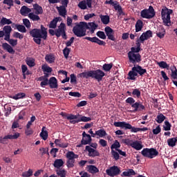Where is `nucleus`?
<instances>
[{
  "label": "nucleus",
  "mask_w": 177,
  "mask_h": 177,
  "mask_svg": "<svg viewBox=\"0 0 177 177\" xmlns=\"http://www.w3.org/2000/svg\"><path fill=\"white\" fill-rule=\"evenodd\" d=\"M129 62L134 64L131 71H129L127 75V79L129 80H136V77H143L145 74L147 73V69L142 68L140 65H135L142 61L140 53H128Z\"/></svg>",
  "instance_id": "f257e3e1"
},
{
  "label": "nucleus",
  "mask_w": 177,
  "mask_h": 177,
  "mask_svg": "<svg viewBox=\"0 0 177 177\" xmlns=\"http://www.w3.org/2000/svg\"><path fill=\"white\" fill-rule=\"evenodd\" d=\"M40 28L41 29L34 28L29 32V34H30L31 37L33 38L34 42L37 45L41 44V39L46 40L48 38V29L44 26V25H41Z\"/></svg>",
  "instance_id": "f03ea898"
},
{
  "label": "nucleus",
  "mask_w": 177,
  "mask_h": 177,
  "mask_svg": "<svg viewBox=\"0 0 177 177\" xmlns=\"http://www.w3.org/2000/svg\"><path fill=\"white\" fill-rule=\"evenodd\" d=\"M105 77V73L100 69H97L95 71H88L86 72H82L77 75V77H83L88 79L91 77L97 80V82H100L103 80V77Z\"/></svg>",
  "instance_id": "7ed1b4c3"
},
{
  "label": "nucleus",
  "mask_w": 177,
  "mask_h": 177,
  "mask_svg": "<svg viewBox=\"0 0 177 177\" xmlns=\"http://www.w3.org/2000/svg\"><path fill=\"white\" fill-rule=\"evenodd\" d=\"M86 30H90V26H88L86 22L80 21L79 24H75V26L72 29V32H73L77 37L81 38L86 36Z\"/></svg>",
  "instance_id": "20e7f679"
},
{
  "label": "nucleus",
  "mask_w": 177,
  "mask_h": 177,
  "mask_svg": "<svg viewBox=\"0 0 177 177\" xmlns=\"http://www.w3.org/2000/svg\"><path fill=\"white\" fill-rule=\"evenodd\" d=\"M125 102L127 104L131 105L132 109H134V110L133 111V113L142 111L146 109V107H145V106L140 102H136L135 100L132 97H129L125 100Z\"/></svg>",
  "instance_id": "39448f33"
},
{
  "label": "nucleus",
  "mask_w": 177,
  "mask_h": 177,
  "mask_svg": "<svg viewBox=\"0 0 177 177\" xmlns=\"http://www.w3.org/2000/svg\"><path fill=\"white\" fill-rule=\"evenodd\" d=\"M113 126L115 127H120L122 129L130 130V132L138 133L139 132L140 127H132L131 124L126 122H113Z\"/></svg>",
  "instance_id": "423d86ee"
},
{
  "label": "nucleus",
  "mask_w": 177,
  "mask_h": 177,
  "mask_svg": "<svg viewBox=\"0 0 177 177\" xmlns=\"http://www.w3.org/2000/svg\"><path fill=\"white\" fill-rule=\"evenodd\" d=\"M172 14H173V10L171 9H168L167 7L162 9L161 17H162V20L164 23V25L169 26L168 24L171 23V15Z\"/></svg>",
  "instance_id": "0eeeda50"
},
{
  "label": "nucleus",
  "mask_w": 177,
  "mask_h": 177,
  "mask_svg": "<svg viewBox=\"0 0 177 177\" xmlns=\"http://www.w3.org/2000/svg\"><path fill=\"white\" fill-rule=\"evenodd\" d=\"M141 154L145 157L147 158H154L155 157L158 156L159 153L158 151L154 149V148H145L142 151Z\"/></svg>",
  "instance_id": "6e6552de"
},
{
  "label": "nucleus",
  "mask_w": 177,
  "mask_h": 177,
  "mask_svg": "<svg viewBox=\"0 0 177 177\" xmlns=\"http://www.w3.org/2000/svg\"><path fill=\"white\" fill-rule=\"evenodd\" d=\"M66 158L68 160L66 162V166L68 168L74 167L75 159L78 158L79 156L75 154L73 151H69L66 153Z\"/></svg>",
  "instance_id": "1a4fd4ad"
},
{
  "label": "nucleus",
  "mask_w": 177,
  "mask_h": 177,
  "mask_svg": "<svg viewBox=\"0 0 177 177\" xmlns=\"http://www.w3.org/2000/svg\"><path fill=\"white\" fill-rule=\"evenodd\" d=\"M140 16L143 19H151L156 16L155 10L151 6L149 7V9H148V10L147 9L142 10L141 12H140Z\"/></svg>",
  "instance_id": "9d476101"
},
{
  "label": "nucleus",
  "mask_w": 177,
  "mask_h": 177,
  "mask_svg": "<svg viewBox=\"0 0 177 177\" xmlns=\"http://www.w3.org/2000/svg\"><path fill=\"white\" fill-rule=\"evenodd\" d=\"M20 137L19 133H15V134H8L4 137L0 136V143L3 145L8 144V139L13 140L18 139Z\"/></svg>",
  "instance_id": "9b49d317"
},
{
  "label": "nucleus",
  "mask_w": 177,
  "mask_h": 177,
  "mask_svg": "<svg viewBox=\"0 0 177 177\" xmlns=\"http://www.w3.org/2000/svg\"><path fill=\"white\" fill-rule=\"evenodd\" d=\"M120 172L121 170L120 168L118 167V166H112L110 167V169H108L106 170L107 175L111 177H114L115 176L120 175Z\"/></svg>",
  "instance_id": "f8f14e48"
},
{
  "label": "nucleus",
  "mask_w": 177,
  "mask_h": 177,
  "mask_svg": "<svg viewBox=\"0 0 177 177\" xmlns=\"http://www.w3.org/2000/svg\"><path fill=\"white\" fill-rule=\"evenodd\" d=\"M77 119H75L73 120H71L70 121V124H79L81 122H88L91 121V118H87L86 116H82V118H79L80 116V114H77Z\"/></svg>",
  "instance_id": "ddd939ff"
},
{
  "label": "nucleus",
  "mask_w": 177,
  "mask_h": 177,
  "mask_svg": "<svg viewBox=\"0 0 177 177\" xmlns=\"http://www.w3.org/2000/svg\"><path fill=\"white\" fill-rule=\"evenodd\" d=\"M84 39H86L88 41H90L92 43H95L96 44H98L100 46H105L106 42L104 41L100 40L97 37H85Z\"/></svg>",
  "instance_id": "4468645a"
},
{
  "label": "nucleus",
  "mask_w": 177,
  "mask_h": 177,
  "mask_svg": "<svg viewBox=\"0 0 177 177\" xmlns=\"http://www.w3.org/2000/svg\"><path fill=\"white\" fill-rule=\"evenodd\" d=\"M77 6L82 10H86L87 9V7L88 8H91L92 0H83L78 3Z\"/></svg>",
  "instance_id": "2eb2a0df"
},
{
  "label": "nucleus",
  "mask_w": 177,
  "mask_h": 177,
  "mask_svg": "<svg viewBox=\"0 0 177 177\" xmlns=\"http://www.w3.org/2000/svg\"><path fill=\"white\" fill-rule=\"evenodd\" d=\"M104 32H105V34L106 35L109 39H110L113 41H115V38L114 36V30L111 27H110V26L105 27Z\"/></svg>",
  "instance_id": "dca6fc26"
},
{
  "label": "nucleus",
  "mask_w": 177,
  "mask_h": 177,
  "mask_svg": "<svg viewBox=\"0 0 177 177\" xmlns=\"http://www.w3.org/2000/svg\"><path fill=\"white\" fill-rule=\"evenodd\" d=\"M170 70L171 71V77L173 80L172 83L177 87V80H175L177 79V69L176 66H171Z\"/></svg>",
  "instance_id": "f3484780"
},
{
  "label": "nucleus",
  "mask_w": 177,
  "mask_h": 177,
  "mask_svg": "<svg viewBox=\"0 0 177 177\" xmlns=\"http://www.w3.org/2000/svg\"><path fill=\"white\" fill-rule=\"evenodd\" d=\"M92 142V138L90 134H86L85 131L82 133V145H90V143Z\"/></svg>",
  "instance_id": "a211bd4d"
},
{
  "label": "nucleus",
  "mask_w": 177,
  "mask_h": 177,
  "mask_svg": "<svg viewBox=\"0 0 177 177\" xmlns=\"http://www.w3.org/2000/svg\"><path fill=\"white\" fill-rule=\"evenodd\" d=\"M85 150L88 151V156L93 158L100 156V155L98 151L92 149L90 146H86Z\"/></svg>",
  "instance_id": "6ab92c4d"
},
{
  "label": "nucleus",
  "mask_w": 177,
  "mask_h": 177,
  "mask_svg": "<svg viewBox=\"0 0 177 177\" xmlns=\"http://www.w3.org/2000/svg\"><path fill=\"white\" fill-rule=\"evenodd\" d=\"M55 31H56V37L57 38H60L62 37V34L66 31L65 24L62 22L60 25L58 26V28L55 30Z\"/></svg>",
  "instance_id": "aec40b11"
},
{
  "label": "nucleus",
  "mask_w": 177,
  "mask_h": 177,
  "mask_svg": "<svg viewBox=\"0 0 177 177\" xmlns=\"http://www.w3.org/2000/svg\"><path fill=\"white\" fill-rule=\"evenodd\" d=\"M152 37V32L149 30H147L145 32H143L141 36H140V42L142 44L144 43V41L147 40L149 38Z\"/></svg>",
  "instance_id": "412c9836"
},
{
  "label": "nucleus",
  "mask_w": 177,
  "mask_h": 177,
  "mask_svg": "<svg viewBox=\"0 0 177 177\" xmlns=\"http://www.w3.org/2000/svg\"><path fill=\"white\" fill-rule=\"evenodd\" d=\"M48 83L50 88H57V80L55 77H51L48 80Z\"/></svg>",
  "instance_id": "4be33fe9"
},
{
  "label": "nucleus",
  "mask_w": 177,
  "mask_h": 177,
  "mask_svg": "<svg viewBox=\"0 0 177 177\" xmlns=\"http://www.w3.org/2000/svg\"><path fill=\"white\" fill-rule=\"evenodd\" d=\"M2 48L4 50H6L8 53H10V54H15V50L8 43H3L2 44Z\"/></svg>",
  "instance_id": "5701e85b"
},
{
  "label": "nucleus",
  "mask_w": 177,
  "mask_h": 177,
  "mask_svg": "<svg viewBox=\"0 0 177 177\" xmlns=\"http://www.w3.org/2000/svg\"><path fill=\"white\" fill-rule=\"evenodd\" d=\"M60 115H62V117L69 120V122H71V121H73V120H75V119H77L76 115H73V114L68 115L66 113H64V112H61Z\"/></svg>",
  "instance_id": "b1692460"
},
{
  "label": "nucleus",
  "mask_w": 177,
  "mask_h": 177,
  "mask_svg": "<svg viewBox=\"0 0 177 177\" xmlns=\"http://www.w3.org/2000/svg\"><path fill=\"white\" fill-rule=\"evenodd\" d=\"M55 59H56V57H55V55L53 53H50V54L46 55L45 56V61L49 64L55 63Z\"/></svg>",
  "instance_id": "393cba45"
},
{
  "label": "nucleus",
  "mask_w": 177,
  "mask_h": 177,
  "mask_svg": "<svg viewBox=\"0 0 177 177\" xmlns=\"http://www.w3.org/2000/svg\"><path fill=\"white\" fill-rule=\"evenodd\" d=\"M166 119L167 118L163 115V113H158V115H156L155 121L158 122V124H162Z\"/></svg>",
  "instance_id": "a878e982"
},
{
  "label": "nucleus",
  "mask_w": 177,
  "mask_h": 177,
  "mask_svg": "<svg viewBox=\"0 0 177 177\" xmlns=\"http://www.w3.org/2000/svg\"><path fill=\"white\" fill-rule=\"evenodd\" d=\"M166 34V30L163 27L160 28L158 31H156V37L160 39H162L165 37Z\"/></svg>",
  "instance_id": "bb28decb"
},
{
  "label": "nucleus",
  "mask_w": 177,
  "mask_h": 177,
  "mask_svg": "<svg viewBox=\"0 0 177 177\" xmlns=\"http://www.w3.org/2000/svg\"><path fill=\"white\" fill-rule=\"evenodd\" d=\"M33 8L35 10V15H42L44 13V9L38 3L34 4Z\"/></svg>",
  "instance_id": "cd10ccee"
},
{
  "label": "nucleus",
  "mask_w": 177,
  "mask_h": 177,
  "mask_svg": "<svg viewBox=\"0 0 177 177\" xmlns=\"http://www.w3.org/2000/svg\"><path fill=\"white\" fill-rule=\"evenodd\" d=\"M64 164V162L62 159H56L55 161H54L53 167L57 169H60Z\"/></svg>",
  "instance_id": "c85d7f7f"
},
{
  "label": "nucleus",
  "mask_w": 177,
  "mask_h": 177,
  "mask_svg": "<svg viewBox=\"0 0 177 177\" xmlns=\"http://www.w3.org/2000/svg\"><path fill=\"white\" fill-rule=\"evenodd\" d=\"M131 147H133V149H135L137 151H140L142 149L143 145H142L141 142L136 140L132 143Z\"/></svg>",
  "instance_id": "c756f323"
},
{
  "label": "nucleus",
  "mask_w": 177,
  "mask_h": 177,
  "mask_svg": "<svg viewBox=\"0 0 177 177\" xmlns=\"http://www.w3.org/2000/svg\"><path fill=\"white\" fill-rule=\"evenodd\" d=\"M135 175H136V173L134 171V170L133 169H129L127 171L122 173L121 176L129 177Z\"/></svg>",
  "instance_id": "7c9ffc66"
},
{
  "label": "nucleus",
  "mask_w": 177,
  "mask_h": 177,
  "mask_svg": "<svg viewBox=\"0 0 177 177\" xmlns=\"http://www.w3.org/2000/svg\"><path fill=\"white\" fill-rule=\"evenodd\" d=\"M15 26L16 27L17 30L20 32L25 33L27 32V29H26V27L23 25H17L15 24L12 25V28H15Z\"/></svg>",
  "instance_id": "2f4dec72"
},
{
  "label": "nucleus",
  "mask_w": 177,
  "mask_h": 177,
  "mask_svg": "<svg viewBox=\"0 0 177 177\" xmlns=\"http://www.w3.org/2000/svg\"><path fill=\"white\" fill-rule=\"evenodd\" d=\"M143 27V22L141 19H138L136 24V32L141 31Z\"/></svg>",
  "instance_id": "473e14b6"
},
{
  "label": "nucleus",
  "mask_w": 177,
  "mask_h": 177,
  "mask_svg": "<svg viewBox=\"0 0 177 177\" xmlns=\"http://www.w3.org/2000/svg\"><path fill=\"white\" fill-rule=\"evenodd\" d=\"M87 167H88V171L92 174H95L99 172V169L96 166L88 165L87 166Z\"/></svg>",
  "instance_id": "72a5a7b5"
},
{
  "label": "nucleus",
  "mask_w": 177,
  "mask_h": 177,
  "mask_svg": "<svg viewBox=\"0 0 177 177\" xmlns=\"http://www.w3.org/2000/svg\"><path fill=\"white\" fill-rule=\"evenodd\" d=\"M46 129V127H42L41 132L40 133V137L44 140H46L48 138V133L47 131H45Z\"/></svg>",
  "instance_id": "f704fd0d"
},
{
  "label": "nucleus",
  "mask_w": 177,
  "mask_h": 177,
  "mask_svg": "<svg viewBox=\"0 0 177 177\" xmlns=\"http://www.w3.org/2000/svg\"><path fill=\"white\" fill-rule=\"evenodd\" d=\"M12 21H11L10 19H7L5 17H2L1 21H0V26H3L4 25H9L12 24Z\"/></svg>",
  "instance_id": "c9c22d12"
},
{
  "label": "nucleus",
  "mask_w": 177,
  "mask_h": 177,
  "mask_svg": "<svg viewBox=\"0 0 177 177\" xmlns=\"http://www.w3.org/2000/svg\"><path fill=\"white\" fill-rule=\"evenodd\" d=\"M57 10L60 16L65 17L66 15V10L65 6L57 7Z\"/></svg>",
  "instance_id": "e433bc0d"
},
{
  "label": "nucleus",
  "mask_w": 177,
  "mask_h": 177,
  "mask_svg": "<svg viewBox=\"0 0 177 177\" xmlns=\"http://www.w3.org/2000/svg\"><path fill=\"white\" fill-rule=\"evenodd\" d=\"M156 65H158L160 68L167 69V70L169 69V65L167 64V62L164 61H161L160 62H156Z\"/></svg>",
  "instance_id": "4c0bfd02"
},
{
  "label": "nucleus",
  "mask_w": 177,
  "mask_h": 177,
  "mask_svg": "<svg viewBox=\"0 0 177 177\" xmlns=\"http://www.w3.org/2000/svg\"><path fill=\"white\" fill-rule=\"evenodd\" d=\"M31 12V9L26 6H22L20 9V14L22 15H28Z\"/></svg>",
  "instance_id": "58836bf2"
},
{
  "label": "nucleus",
  "mask_w": 177,
  "mask_h": 177,
  "mask_svg": "<svg viewBox=\"0 0 177 177\" xmlns=\"http://www.w3.org/2000/svg\"><path fill=\"white\" fill-rule=\"evenodd\" d=\"M57 142H61V140L60 139H56L55 141H54V143L56 145V146H58L59 147L66 148L68 146V142L59 143Z\"/></svg>",
  "instance_id": "ea45409f"
},
{
  "label": "nucleus",
  "mask_w": 177,
  "mask_h": 177,
  "mask_svg": "<svg viewBox=\"0 0 177 177\" xmlns=\"http://www.w3.org/2000/svg\"><path fill=\"white\" fill-rule=\"evenodd\" d=\"M87 25L88 26H90L91 33V34L95 33V30L98 27V25H97L95 22H88Z\"/></svg>",
  "instance_id": "a19ab883"
},
{
  "label": "nucleus",
  "mask_w": 177,
  "mask_h": 177,
  "mask_svg": "<svg viewBox=\"0 0 177 177\" xmlns=\"http://www.w3.org/2000/svg\"><path fill=\"white\" fill-rule=\"evenodd\" d=\"M132 95L134 98L140 99L141 97V91L139 88H134L133 90Z\"/></svg>",
  "instance_id": "79ce46f5"
},
{
  "label": "nucleus",
  "mask_w": 177,
  "mask_h": 177,
  "mask_svg": "<svg viewBox=\"0 0 177 177\" xmlns=\"http://www.w3.org/2000/svg\"><path fill=\"white\" fill-rule=\"evenodd\" d=\"M28 17L29 19H32L33 21H40V17L37 14H34L33 12L29 13Z\"/></svg>",
  "instance_id": "37998d69"
},
{
  "label": "nucleus",
  "mask_w": 177,
  "mask_h": 177,
  "mask_svg": "<svg viewBox=\"0 0 177 177\" xmlns=\"http://www.w3.org/2000/svg\"><path fill=\"white\" fill-rule=\"evenodd\" d=\"M96 136H98L100 138H104L107 136V133L104 129H99L95 131Z\"/></svg>",
  "instance_id": "c03bdc74"
},
{
  "label": "nucleus",
  "mask_w": 177,
  "mask_h": 177,
  "mask_svg": "<svg viewBox=\"0 0 177 177\" xmlns=\"http://www.w3.org/2000/svg\"><path fill=\"white\" fill-rule=\"evenodd\" d=\"M59 19L54 18L49 24V28L55 29L57 28V24L58 23Z\"/></svg>",
  "instance_id": "a18cd8bd"
},
{
  "label": "nucleus",
  "mask_w": 177,
  "mask_h": 177,
  "mask_svg": "<svg viewBox=\"0 0 177 177\" xmlns=\"http://www.w3.org/2000/svg\"><path fill=\"white\" fill-rule=\"evenodd\" d=\"M176 140L174 138L167 140V145L169 147H175L176 146Z\"/></svg>",
  "instance_id": "49530a36"
},
{
  "label": "nucleus",
  "mask_w": 177,
  "mask_h": 177,
  "mask_svg": "<svg viewBox=\"0 0 177 177\" xmlns=\"http://www.w3.org/2000/svg\"><path fill=\"white\" fill-rule=\"evenodd\" d=\"M164 124L165 125H163V130L167 131L171 130L172 125L171 123H169V122L168 120H165Z\"/></svg>",
  "instance_id": "de8ad7c7"
},
{
  "label": "nucleus",
  "mask_w": 177,
  "mask_h": 177,
  "mask_svg": "<svg viewBox=\"0 0 177 177\" xmlns=\"http://www.w3.org/2000/svg\"><path fill=\"white\" fill-rule=\"evenodd\" d=\"M101 21L103 24L106 25L109 23V17L108 15H101L100 16Z\"/></svg>",
  "instance_id": "09e8293b"
},
{
  "label": "nucleus",
  "mask_w": 177,
  "mask_h": 177,
  "mask_svg": "<svg viewBox=\"0 0 177 177\" xmlns=\"http://www.w3.org/2000/svg\"><path fill=\"white\" fill-rule=\"evenodd\" d=\"M26 97V94L24 93H19L15 95L12 96V99L15 100H19L23 99Z\"/></svg>",
  "instance_id": "8fccbe9b"
},
{
  "label": "nucleus",
  "mask_w": 177,
  "mask_h": 177,
  "mask_svg": "<svg viewBox=\"0 0 177 177\" xmlns=\"http://www.w3.org/2000/svg\"><path fill=\"white\" fill-rule=\"evenodd\" d=\"M41 69H42L44 73H50L53 72V68H50V66H48V65H42Z\"/></svg>",
  "instance_id": "3c124183"
},
{
  "label": "nucleus",
  "mask_w": 177,
  "mask_h": 177,
  "mask_svg": "<svg viewBox=\"0 0 177 177\" xmlns=\"http://www.w3.org/2000/svg\"><path fill=\"white\" fill-rule=\"evenodd\" d=\"M120 147H121L120 143L118 142V140H115V142L111 145V151L113 150L114 149H115V150L117 151V150H119L118 148H120Z\"/></svg>",
  "instance_id": "603ef678"
},
{
  "label": "nucleus",
  "mask_w": 177,
  "mask_h": 177,
  "mask_svg": "<svg viewBox=\"0 0 177 177\" xmlns=\"http://www.w3.org/2000/svg\"><path fill=\"white\" fill-rule=\"evenodd\" d=\"M3 4H6L8 6V10L11 9V7L14 6V1L13 0H3Z\"/></svg>",
  "instance_id": "864d4df0"
},
{
  "label": "nucleus",
  "mask_w": 177,
  "mask_h": 177,
  "mask_svg": "<svg viewBox=\"0 0 177 177\" xmlns=\"http://www.w3.org/2000/svg\"><path fill=\"white\" fill-rule=\"evenodd\" d=\"M4 34H11L12 31V27L10 26H3V30Z\"/></svg>",
  "instance_id": "5fc2aeb1"
},
{
  "label": "nucleus",
  "mask_w": 177,
  "mask_h": 177,
  "mask_svg": "<svg viewBox=\"0 0 177 177\" xmlns=\"http://www.w3.org/2000/svg\"><path fill=\"white\" fill-rule=\"evenodd\" d=\"M70 78H71L70 83L71 84H74V85L77 84V78L74 73H71L70 75Z\"/></svg>",
  "instance_id": "6e6d98bb"
},
{
  "label": "nucleus",
  "mask_w": 177,
  "mask_h": 177,
  "mask_svg": "<svg viewBox=\"0 0 177 177\" xmlns=\"http://www.w3.org/2000/svg\"><path fill=\"white\" fill-rule=\"evenodd\" d=\"M26 64L29 66V67H34L35 66L36 64H35V59H29L26 60Z\"/></svg>",
  "instance_id": "4d7b16f0"
},
{
  "label": "nucleus",
  "mask_w": 177,
  "mask_h": 177,
  "mask_svg": "<svg viewBox=\"0 0 177 177\" xmlns=\"http://www.w3.org/2000/svg\"><path fill=\"white\" fill-rule=\"evenodd\" d=\"M112 68H113V64H104L102 66V70H104V71H109L112 69Z\"/></svg>",
  "instance_id": "13d9d810"
},
{
  "label": "nucleus",
  "mask_w": 177,
  "mask_h": 177,
  "mask_svg": "<svg viewBox=\"0 0 177 177\" xmlns=\"http://www.w3.org/2000/svg\"><path fill=\"white\" fill-rule=\"evenodd\" d=\"M32 169H29L27 171L22 173L23 177H31L32 176Z\"/></svg>",
  "instance_id": "bf43d9fd"
},
{
  "label": "nucleus",
  "mask_w": 177,
  "mask_h": 177,
  "mask_svg": "<svg viewBox=\"0 0 177 177\" xmlns=\"http://www.w3.org/2000/svg\"><path fill=\"white\" fill-rule=\"evenodd\" d=\"M96 36L102 39H106V35H105L104 32L102 31H98L96 32Z\"/></svg>",
  "instance_id": "052dcab7"
},
{
  "label": "nucleus",
  "mask_w": 177,
  "mask_h": 177,
  "mask_svg": "<svg viewBox=\"0 0 177 177\" xmlns=\"http://www.w3.org/2000/svg\"><path fill=\"white\" fill-rule=\"evenodd\" d=\"M57 174L59 177H66V171L64 169L57 170Z\"/></svg>",
  "instance_id": "680f3d73"
},
{
  "label": "nucleus",
  "mask_w": 177,
  "mask_h": 177,
  "mask_svg": "<svg viewBox=\"0 0 177 177\" xmlns=\"http://www.w3.org/2000/svg\"><path fill=\"white\" fill-rule=\"evenodd\" d=\"M111 154H112L113 159H115L116 161L120 159V154L117 151L112 150Z\"/></svg>",
  "instance_id": "e2e57ef3"
},
{
  "label": "nucleus",
  "mask_w": 177,
  "mask_h": 177,
  "mask_svg": "<svg viewBox=\"0 0 177 177\" xmlns=\"http://www.w3.org/2000/svg\"><path fill=\"white\" fill-rule=\"evenodd\" d=\"M63 53H64V57H65V58L67 59L68 57V55L71 53V48H68L67 47H66L65 48H64Z\"/></svg>",
  "instance_id": "0e129e2a"
},
{
  "label": "nucleus",
  "mask_w": 177,
  "mask_h": 177,
  "mask_svg": "<svg viewBox=\"0 0 177 177\" xmlns=\"http://www.w3.org/2000/svg\"><path fill=\"white\" fill-rule=\"evenodd\" d=\"M140 51V48L133 47L131 48V51H129L128 53L137 54V53H139Z\"/></svg>",
  "instance_id": "69168bd1"
},
{
  "label": "nucleus",
  "mask_w": 177,
  "mask_h": 177,
  "mask_svg": "<svg viewBox=\"0 0 177 177\" xmlns=\"http://www.w3.org/2000/svg\"><path fill=\"white\" fill-rule=\"evenodd\" d=\"M33 130L32 129V128L30 127H26V130H25V134L27 136H29L30 135H32L33 133Z\"/></svg>",
  "instance_id": "338daca9"
},
{
  "label": "nucleus",
  "mask_w": 177,
  "mask_h": 177,
  "mask_svg": "<svg viewBox=\"0 0 177 177\" xmlns=\"http://www.w3.org/2000/svg\"><path fill=\"white\" fill-rule=\"evenodd\" d=\"M160 131H161V129L160 127V125H158V127H156L155 129L152 130L153 135H158L159 133H160Z\"/></svg>",
  "instance_id": "774afa93"
}]
</instances>
